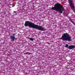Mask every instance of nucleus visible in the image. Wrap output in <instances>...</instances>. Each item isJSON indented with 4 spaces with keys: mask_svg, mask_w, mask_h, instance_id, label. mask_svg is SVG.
Instances as JSON below:
<instances>
[{
    "mask_svg": "<svg viewBox=\"0 0 75 75\" xmlns=\"http://www.w3.org/2000/svg\"><path fill=\"white\" fill-rule=\"evenodd\" d=\"M51 10L58 11L60 13L62 14V11L64 10V8L62 7V6L60 4H55L54 7L52 8Z\"/></svg>",
    "mask_w": 75,
    "mask_h": 75,
    "instance_id": "1",
    "label": "nucleus"
},
{
    "mask_svg": "<svg viewBox=\"0 0 75 75\" xmlns=\"http://www.w3.org/2000/svg\"><path fill=\"white\" fill-rule=\"evenodd\" d=\"M72 37L69 36L67 33H64L62 36V40L63 41H72Z\"/></svg>",
    "mask_w": 75,
    "mask_h": 75,
    "instance_id": "2",
    "label": "nucleus"
},
{
    "mask_svg": "<svg viewBox=\"0 0 75 75\" xmlns=\"http://www.w3.org/2000/svg\"><path fill=\"white\" fill-rule=\"evenodd\" d=\"M33 28H35L41 31H45V28L41 26L37 25L34 24Z\"/></svg>",
    "mask_w": 75,
    "mask_h": 75,
    "instance_id": "3",
    "label": "nucleus"
},
{
    "mask_svg": "<svg viewBox=\"0 0 75 75\" xmlns=\"http://www.w3.org/2000/svg\"><path fill=\"white\" fill-rule=\"evenodd\" d=\"M34 24L28 21H26L25 22V27H27L28 26L30 27L31 28H33Z\"/></svg>",
    "mask_w": 75,
    "mask_h": 75,
    "instance_id": "4",
    "label": "nucleus"
},
{
    "mask_svg": "<svg viewBox=\"0 0 75 75\" xmlns=\"http://www.w3.org/2000/svg\"><path fill=\"white\" fill-rule=\"evenodd\" d=\"M69 3L70 4V6L73 10H75V6L74 5V4L72 3V0H68Z\"/></svg>",
    "mask_w": 75,
    "mask_h": 75,
    "instance_id": "5",
    "label": "nucleus"
},
{
    "mask_svg": "<svg viewBox=\"0 0 75 75\" xmlns=\"http://www.w3.org/2000/svg\"><path fill=\"white\" fill-rule=\"evenodd\" d=\"M75 48V46L73 45L69 46L68 47V48L69 50H72L73 48Z\"/></svg>",
    "mask_w": 75,
    "mask_h": 75,
    "instance_id": "6",
    "label": "nucleus"
},
{
    "mask_svg": "<svg viewBox=\"0 0 75 75\" xmlns=\"http://www.w3.org/2000/svg\"><path fill=\"white\" fill-rule=\"evenodd\" d=\"M10 38H11V40H12L13 41H14V40H15V37L14 36H11L10 37Z\"/></svg>",
    "mask_w": 75,
    "mask_h": 75,
    "instance_id": "7",
    "label": "nucleus"
},
{
    "mask_svg": "<svg viewBox=\"0 0 75 75\" xmlns=\"http://www.w3.org/2000/svg\"><path fill=\"white\" fill-rule=\"evenodd\" d=\"M30 41H33V40H34V39L33 38H30Z\"/></svg>",
    "mask_w": 75,
    "mask_h": 75,
    "instance_id": "8",
    "label": "nucleus"
},
{
    "mask_svg": "<svg viewBox=\"0 0 75 75\" xmlns=\"http://www.w3.org/2000/svg\"><path fill=\"white\" fill-rule=\"evenodd\" d=\"M65 47H68V44H66L65 46Z\"/></svg>",
    "mask_w": 75,
    "mask_h": 75,
    "instance_id": "9",
    "label": "nucleus"
},
{
    "mask_svg": "<svg viewBox=\"0 0 75 75\" xmlns=\"http://www.w3.org/2000/svg\"><path fill=\"white\" fill-rule=\"evenodd\" d=\"M14 13H16V11H15L14 12Z\"/></svg>",
    "mask_w": 75,
    "mask_h": 75,
    "instance_id": "10",
    "label": "nucleus"
},
{
    "mask_svg": "<svg viewBox=\"0 0 75 75\" xmlns=\"http://www.w3.org/2000/svg\"><path fill=\"white\" fill-rule=\"evenodd\" d=\"M74 12L75 13V11H74Z\"/></svg>",
    "mask_w": 75,
    "mask_h": 75,
    "instance_id": "11",
    "label": "nucleus"
}]
</instances>
